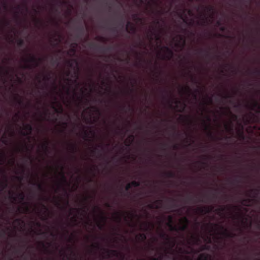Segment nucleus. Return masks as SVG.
<instances>
[{"mask_svg":"<svg viewBox=\"0 0 260 260\" xmlns=\"http://www.w3.org/2000/svg\"><path fill=\"white\" fill-rule=\"evenodd\" d=\"M96 40L103 42L107 41V39L106 38L100 36L96 37Z\"/></svg>","mask_w":260,"mask_h":260,"instance_id":"41","label":"nucleus"},{"mask_svg":"<svg viewBox=\"0 0 260 260\" xmlns=\"http://www.w3.org/2000/svg\"><path fill=\"white\" fill-rule=\"evenodd\" d=\"M205 197L208 201H211L212 199H214L215 198V196L214 194H212L211 196H205Z\"/></svg>","mask_w":260,"mask_h":260,"instance_id":"43","label":"nucleus"},{"mask_svg":"<svg viewBox=\"0 0 260 260\" xmlns=\"http://www.w3.org/2000/svg\"><path fill=\"white\" fill-rule=\"evenodd\" d=\"M191 80L192 83L194 84H198V81L195 77H194L191 74H190Z\"/></svg>","mask_w":260,"mask_h":260,"instance_id":"44","label":"nucleus"},{"mask_svg":"<svg viewBox=\"0 0 260 260\" xmlns=\"http://www.w3.org/2000/svg\"><path fill=\"white\" fill-rule=\"evenodd\" d=\"M89 109V108H88ZM91 110H94L95 112H96L97 113H98L99 115L101 114V112L99 108H98L96 107L93 106L90 108V111H91Z\"/></svg>","mask_w":260,"mask_h":260,"instance_id":"39","label":"nucleus"},{"mask_svg":"<svg viewBox=\"0 0 260 260\" xmlns=\"http://www.w3.org/2000/svg\"><path fill=\"white\" fill-rule=\"evenodd\" d=\"M181 90L182 91H185V92H187L189 93H190L191 92V89L190 88V87L188 86H185V87H182L181 88Z\"/></svg>","mask_w":260,"mask_h":260,"instance_id":"38","label":"nucleus"},{"mask_svg":"<svg viewBox=\"0 0 260 260\" xmlns=\"http://www.w3.org/2000/svg\"><path fill=\"white\" fill-rule=\"evenodd\" d=\"M253 116L254 114L251 112H250L249 114L242 115L243 123L245 124L250 123L251 120V117Z\"/></svg>","mask_w":260,"mask_h":260,"instance_id":"13","label":"nucleus"},{"mask_svg":"<svg viewBox=\"0 0 260 260\" xmlns=\"http://www.w3.org/2000/svg\"><path fill=\"white\" fill-rule=\"evenodd\" d=\"M243 89H244V85L243 84H240L237 89V91L241 98H243L244 96V94L243 92Z\"/></svg>","mask_w":260,"mask_h":260,"instance_id":"25","label":"nucleus"},{"mask_svg":"<svg viewBox=\"0 0 260 260\" xmlns=\"http://www.w3.org/2000/svg\"><path fill=\"white\" fill-rule=\"evenodd\" d=\"M24 129L27 131V132H23V131L21 132V135L24 136H26L30 135L33 130V128H32L31 124H29V123L26 124L24 125Z\"/></svg>","mask_w":260,"mask_h":260,"instance_id":"10","label":"nucleus"},{"mask_svg":"<svg viewBox=\"0 0 260 260\" xmlns=\"http://www.w3.org/2000/svg\"><path fill=\"white\" fill-rule=\"evenodd\" d=\"M246 221H247V219L246 218H244L243 217H241V218H240V222H241V225L243 226L242 228L241 227H239L238 230L239 231V233L240 235H242L243 234V228H245L246 226Z\"/></svg>","mask_w":260,"mask_h":260,"instance_id":"18","label":"nucleus"},{"mask_svg":"<svg viewBox=\"0 0 260 260\" xmlns=\"http://www.w3.org/2000/svg\"><path fill=\"white\" fill-rule=\"evenodd\" d=\"M9 193L10 195V198L14 201H16L17 200V198H19L21 201H23L24 200L25 195L23 192L19 193L18 194L17 197L14 196V192L11 191H10Z\"/></svg>","mask_w":260,"mask_h":260,"instance_id":"11","label":"nucleus"},{"mask_svg":"<svg viewBox=\"0 0 260 260\" xmlns=\"http://www.w3.org/2000/svg\"><path fill=\"white\" fill-rule=\"evenodd\" d=\"M89 133L93 135H94V132L92 131H90L89 132H88L87 131H84V134L86 138H88L89 137Z\"/></svg>","mask_w":260,"mask_h":260,"instance_id":"36","label":"nucleus"},{"mask_svg":"<svg viewBox=\"0 0 260 260\" xmlns=\"http://www.w3.org/2000/svg\"><path fill=\"white\" fill-rule=\"evenodd\" d=\"M0 174H3L4 177V179H5V181L3 182H1L0 183L1 186L2 187V189H4V188H6L7 187V185H8V184H7V182H8L7 177V176L6 175V171H5V170H4V169H0Z\"/></svg>","mask_w":260,"mask_h":260,"instance_id":"17","label":"nucleus"},{"mask_svg":"<svg viewBox=\"0 0 260 260\" xmlns=\"http://www.w3.org/2000/svg\"><path fill=\"white\" fill-rule=\"evenodd\" d=\"M224 235L225 236V238L228 237V229L226 228L225 229L224 231Z\"/></svg>","mask_w":260,"mask_h":260,"instance_id":"62","label":"nucleus"},{"mask_svg":"<svg viewBox=\"0 0 260 260\" xmlns=\"http://www.w3.org/2000/svg\"><path fill=\"white\" fill-rule=\"evenodd\" d=\"M182 220L184 224L182 226H179V228H177V231L176 232H178V231L183 232L187 229V224L189 222L188 219L187 217H184L183 218Z\"/></svg>","mask_w":260,"mask_h":260,"instance_id":"15","label":"nucleus"},{"mask_svg":"<svg viewBox=\"0 0 260 260\" xmlns=\"http://www.w3.org/2000/svg\"><path fill=\"white\" fill-rule=\"evenodd\" d=\"M213 206H205L204 207H198L197 209V211L200 213L201 214H206V213H209L212 211L213 210Z\"/></svg>","mask_w":260,"mask_h":260,"instance_id":"7","label":"nucleus"},{"mask_svg":"<svg viewBox=\"0 0 260 260\" xmlns=\"http://www.w3.org/2000/svg\"><path fill=\"white\" fill-rule=\"evenodd\" d=\"M224 129L225 131H228V122L227 121H225V123H224Z\"/></svg>","mask_w":260,"mask_h":260,"instance_id":"63","label":"nucleus"},{"mask_svg":"<svg viewBox=\"0 0 260 260\" xmlns=\"http://www.w3.org/2000/svg\"><path fill=\"white\" fill-rule=\"evenodd\" d=\"M191 239L192 240V241L193 242L194 244H197L199 242H200V239L199 237H197L196 236H191Z\"/></svg>","mask_w":260,"mask_h":260,"instance_id":"34","label":"nucleus"},{"mask_svg":"<svg viewBox=\"0 0 260 260\" xmlns=\"http://www.w3.org/2000/svg\"><path fill=\"white\" fill-rule=\"evenodd\" d=\"M42 208L45 210V212H48V209L47 207L44 204H42Z\"/></svg>","mask_w":260,"mask_h":260,"instance_id":"60","label":"nucleus"},{"mask_svg":"<svg viewBox=\"0 0 260 260\" xmlns=\"http://www.w3.org/2000/svg\"><path fill=\"white\" fill-rule=\"evenodd\" d=\"M253 74L256 75L257 76L260 75V70L259 69H255L253 72L252 73Z\"/></svg>","mask_w":260,"mask_h":260,"instance_id":"48","label":"nucleus"},{"mask_svg":"<svg viewBox=\"0 0 260 260\" xmlns=\"http://www.w3.org/2000/svg\"><path fill=\"white\" fill-rule=\"evenodd\" d=\"M168 222L167 223V225L169 228L170 230L172 231H177V227L173 225V217L169 215L168 217Z\"/></svg>","mask_w":260,"mask_h":260,"instance_id":"14","label":"nucleus"},{"mask_svg":"<svg viewBox=\"0 0 260 260\" xmlns=\"http://www.w3.org/2000/svg\"><path fill=\"white\" fill-rule=\"evenodd\" d=\"M251 0H238L237 2V5L241 11L244 10V7H247Z\"/></svg>","mask_w":260,"mask_h":260,"instance_id":"8","label":"nucleus"},{"mask_svg":"<svg viewBox=\"0 0 260 260\" xmlns=\"http://www.w3.org/2000/svg\"><path fill=\"white\" fill-rule=\"evenodd\" d=\"M41 147H42V148L43 149V150L45 152H48V151H49L48 141H46L42 145Z\"/></svg>","mask_w":260,"mask_h":260,"instance_id":"28","label":"nucleus"},{"mask_svg":"<svg viewBox=\"0 0 260 260\" xmlns=\"http://www.w3.org/2000/svg\"><path fill=\"white\" fill-rule=\"evenodd\" d=\"M132 185H131V183H128L125 186V189L126 191H128V190H129L132 188Z\"/></svg>","mask_w":260,"mask_h":260,"instance_id":"50","label":"nucleus"},{"mask_svg":"<svg viewBox=\"0 0 260 260\" xmlns=\"http://www.w3.org/2000/svg\"><path fill=\"white\" fill-rule=\"evenodd\" d=\"M164 48L166 52V54L163 56V59L170 60L173 55V51L167 46H164Z\"/></svg>","mask_w":260,"mask_h":260,"instance_id":"9","label":"nucleus"},{"mask_svg":"<svg viewBox=\"0 0 260 260\" xmlns=\"http://www.w3.org/2000/svg\"><path fill=\"white\" fill-rule=\"evenodd\" d=\"M179 38H180V40L181 41H182L183 42V44H184L185 43V40H184V38L183 36H179Z\"/></svg>","mask_w":260,"mask_h":260,"instance_id":"64","label":"nucleus"},{"mask_svg":"<svg viewBox=\"0 0 260 260\" xmlns=\"http://www.w3.org/2000/svg\"><path fill=\"white\" fill-rule=\"evenodd\" d=\"M211 258V255L203 253L199 255L198 257V260H210Z\"/></svg>","mask_w":260,"mask_h":260,"instance_id":"21","label":"nucleus"},{"mask_svg":"<svg viewBox=\"0 0 260 260\" xmlns=\"http://www.w3.org/2000/svg\"><path fill=\"white\" fill-rule=\"evenodd\" d=\"M72 48L70 49V51L72 53H75L76 52V49H75V47H76L77 46V44L76 43H74V44H73L72 45Z\"/></svg>","mask_w":260,"mask_h":260,"instance_id":"46","label":"nucleus"},{"mask_svg":"<svg viewBox=\"0 0 260 260\" xmlns=\"http://www.w3.org/2000/svg\"><path fill=\"white\" fill-rule=\"evenodd\" d=\"M14 100L20 105H23V104L22 99L20 98L18 94H17L14 98Z\"/></svg>","mask_w":260,"mask_h":260,"instance_id":"30","label":"nucleus"},{"mask_svg":"<svg viewBox=\"0 0 260 260\" xmlns=\"http://www.w3.org/2000/svg\"><path fill=\"white\" fill-rule=\"evenodd\" d=\"M92 247L94 248H95L97 250L101 249V246L99 243H95L94 244H92Z\"/></svg>","mask_w":260,"mask_h":260,"instance_id":"35","label":"nucleus"},{"mask_svg":"<svg viewBox=\"0 0 260 260\" xmlns=\"http://www.w3.org/2000/svg\"><path fill=\"white\" fill-rule=\"evenodd\" d=\"M50 74H49L48 75L45 76L44 77L43 79L45 81H47V80H48L50 79Z\"/></svg>","mask_w":260,"mask_h":260,"instance_id":"54","label":"nucleus"},{"mask_svg":"<svg viewBox=\"0 0 260 260\" xmlns=\"http://www.w3.org/2000/svg\"><path fill=\"white\" fill-rule=\"evenodd\" d=\"M210 228V232H213L217 231L219 228V225L218 224L214 223H209L207 224Z\"/></svg>","mask_w":260,"mask_h":260,"instance_id":"24","label":"nucleus"},{"mask_svg":"<svg viewBox=\"0 0 260 260\" xmlns=\"http://www.w3.org/2000/svg\"><path fill=\"white\" fill-rule=\"evenodd\" d=\"M198 53L200 54H203V56L207 58L210 57V49L203 50V49H199L198 50Z\"/></svg>","mask_w":260,"mask_h":260,"instance_id":"19","label":"nucleus"},{"mask_svg":"<svg viewBox=\"0 0 260 260\" xmlns=\"http://www.w3.org/2000/svg\"><path fill=\"white\" fill-rule=\"evenodd\" d=\"M164 174L168 178H174L175 177V173L172 171L165 172Z\"/></svg>","mask_w":260,"mask_h":260,"instance_id":"31","label":"nucleus"},{"mask_svg":"<svg viewBox=\"0 0 260 260\" xmlns=\"http://www.w3.org/2000/svg\"><path fill=\"white\" fill-rule=\"evenodd\" d=\"M239 136L241 140H244L245 138L244 135L242 131L239 132Z\"/></svg>","mask_w":260,"mask_h":260,"instance_id":"49","label":"nucleus"},{"mask_svg":"<svg viewBox=\"0 0 260 260\" xmlns=\"http://www.w3.org/2000/svg\"><path fill=\"white\" fill-rule=\"evenodd\" d=\"M204 8V10L208 13L213 12L214 11V7L211 5L205 6Z\"/></svg>","mask_w":260,"mask_h":260,"instance_id":"27","label":"nucleus"},{"mask_svg":"<svg viewBox=\"0 0 260 260\" xmlns=\"http://www.w3.org/2000/svg\"><path fill=\"white\" fill-rule=\"evenodd\" d=\"M126 30L129 34H135L136 31V28L135 25L129 21L127 22Z\"/></svg>","mask_w":260,"mask_h":260,"instance_id":"12","label":"nucleus"},{"mask_svg":"<svg viewBox=\"0 0 260 260\" xmlns=\"http://www.w3.org/2000/svg\"><path fill=\"white\" fill-rule=\"evenodd\" d=\"M103 250L107 253V257H110L111 255H112L116 257L119 256L121 259H124V255L116 250H109L107 249H103Z\"/></svg>","mask_w":260,"mask_h":260,"instance_id":"6","label":"nucleus"},{"mask_svg":"<svg viewBox=\"0 0 260 260\" xmlns=\"http://www.w3.org/2000/svg\"><path fill=\"white\" fill-rule=\"evenodd\" d=\"M160 237L161 238L165 239L167 241L168 243H170V244L171 243V245H172L171 247H172V248L174 246V245L175 244V241H171V239H170V238L169 237V236L168 235H167L166 234H165L164 232H162V233H161L160 234Z\"/></svg>","mask_w":260,"mask_h":260,"instance_id":"16","label":"nucleus"},{"mask_svg":"<svg viewBox=\"0 0 260 260\" xmlns=\"http://www.w3.org/2000/svg\"><path fill=\"white\" fill-rule=\"evenodd\" d=\"M246 176L244 175H239L236 176V182L237 183V186L240 189L239 190V193L240 194H243V192L241 190V189L243 188V183L244 182L245 178H246Z\"/></svg>","mask_w":260,"mask_h":260,"instance_id":"5","label":"nucleus"},{"mask_svg":"<svg viewBox=\"0 0 260 260\" xmlns=\"http://www.w3.org/2000/svg\"><path fill=\"white\" fill-rule=\"evenodd\" d=\"M131 184L132 185V186L134 187H138L140 185V183L139 181H133L131 182Z\"/></svg>","mask_w":260,"mask_h":260,"instance_id":"37","label":"nucleus"},{"mask_svg":"<svg viewBox=\"0 0 260 260\" xmlns=\"http://www.w3.org/2000/svg\"><path fill=\"white\" fill-rule=\"evenodd\" d=\"M3 6H4V8H5V10H7L8 6H7V4L6 3V0H5V1H4L3 2Z\"/></svg>","mask_w":260,"mask_h":260,"instance_id":"55","label":"nucleus"},{"mask_svg":"<svg viewBox=\"0 0 260 260\" xmlns=\"http://www.w3.org/2000/svg\"><path fill=\"white\" fill-rule=\"evenodd\" d=\"M77 150H78V148L75 144H71L70 147V150L71 151V152L72 153L74 154L75 153H76L77 152Z\"/></svg>","mask_w":260,"mask_h":260,"instance_id":"29","label":"nucleus"},{"mask_svg":"<svg viewBox=\"0 0 260 260\" xmlns=\"http://www.w3.org/2000/svg\"><path fill=\"white\" fill-rule=\"evenodd\" d=\"M97 225H98V228H99L100 230H102L103 229V225L101 224V222H98Z\"/></svg>","mask_w":260,"mask_h":260,"instance_id":"57","label":"nucleus"},{"mask_svg":"<svg viewBox=\"0 0 260 260\" xmlns=\"http://www.w3.org/2000/svg\"><path fill=\"white\" fill-rule=\"evenodd\" d=\"M2 141L5 144H7V141L6 140V138L5 136L3 137V139H2Z\"/></svg>","mask_w":260,"mask_h":260,"instance_id":"56","label":"nucleus"},{"mask_svg":"<svg viewBox=\"0 0 260 260\" xmlns=\"http://www.w3.org/2000/svg\"><path fill=\"white\" fill-rule=\"evenodd\" d=\"M33 184L36 185L39 190L41 191H43L44 190V187L41 183L35 182Z\"/></svg>","mask_w":260,"mask_h":260,"instance_id":"32","label":"nucleus"},{"mask_svg":"<svg viewBox=\"0 0 260 260\" xmlns=\"http://www.w3.org/2000/svg\"><path fill=\"white\" fill-rule=\"evenodd\" d=\"M203 158L204 159V160H206L209 158V156L207 155H203Z\"/></svg>","mask_w":260,"mask_h":260,"instance_id":"59","label":"nucleus"},{"mask_svg":"<svg viewBox=\"0 0 260 260\" xmlns=\"http://www.w3.org/2000/svg\"><path fill=\"white\" fill-rule=\"evenodd\" d=\"M79 30H80V31L82 33V34H83L84 31V27L83 26H82L81 27H80L79 28Z\"/></svg>","mask_w":260,"mask_h":260,"instance_id":"61","label":"nucleus"},{"mask_svg":"<svg viewBox=\"0 0 260 260\" xmlns=\"http://www.w3.org/2000/svg\"><path fill=\"white\" fill-rule=\"evenodd\" d=\"M137 239L141 241H144L146 240L147 237L145 234L140 233L137 236Z\"/></svg>","mask_w":260,"mask_h":260,"instance_id":"26","label":"nucleus"},{"mask_svg":"<svg viewBox=\"0 0 260 260\" xmlns=\"http://www.w3.org/2000/svg\"><path fill=\"white\" fill-rule=\"evenodd\" d=\"M73 62L76 64V65L78 66V62L76 59H72L71 60H69L68 61V64L70 67H72L73 66Z\"/></svg>","mask_w":260,"mask_h":260,"instance_id":"33","label":"nucleus"},{"mask_svg":"<svg viewBox=\"0 0 260 260\" xmlns=\"http://www.w3.org/2000/svg\"><path fill=\"white\" fill-rule=\"evenodd\" d=\"M244 160L242 156L240 155L238 157V164L241 170H242L244 168Z\"/></svg>","mask_w":260,"mask_h":260,"instance_id":"22","label":"nucleus"},{"mask_svg":"<svg viewBox=\"0 0 260 260\" xmlns=\"http://www.w3.org/2000/svg\"><path fill=\"white\" fill-rule=\"evenodd\" d=\"M68 249H69L70 251H71V253L73 254V256H76V253L73 251V250H72V248L71 246H69L68 247Z\"/></svg>","mask_w":260,"mask_h":260,"instance_id":"53","label":"nucleus"},{"mask_svg":"<svg viewBox=\"0 0 260 260\" xmlns=\"http://www.w3.org/2000/svg\"><path fill=\"white\" fill-rule=\"evenodd\" d=\"M29 57L25 59L24 61L27 63H31L32 64H26L23 66V69H31L33 68L39 66L40 62H42L43 59L41 58H37L34 55L29 53Z\"/></svg>","mask_w":260,"mask_h":260,"instance_id":"3","label":"nucleus"},{"mask_svg":"<svg viewBox=\"0 0 260 260\" xmlns=\"http://www.w3.org/2000/svg\"><path fill=\"white\" fill-rule=\"evenodd\" d=\"M260 189L259 188L256 189H250L246 193V196L248 197L247 198H242L241 200V204L245 206H249L250 204L252 201V200L250 199L251 197L256 198L257 196Z\"/></svg>","mask_w":260,"mask_h":260,"instance_id":"4","label":"nucleus"},{"mask_svg":"<svg viewBox=\"0 0 260 260\" xmlns=\"http://www.w3.org/2000/svg\"><path fill=\"white\" fill-rule=\"evenodd\" d=\"M230 10H229V148H230V139H231V134L232 132V121H231V115L232 112L230 107V104H231V85H230V70H231V63L230 61V56L231 55L230 52V42L231 37L230 36ZM230 151L229 150V213H231V206L230 204V185L231 183L230 177Z\"/></svg>","mask_w":260,"mask_h":260,"instance_id":"1","label":"nucleus"},{"mask_svg":"<svg viewBox=\"0 0 260 260\" xmlns=\"http://www.w3.org/2000/svg\"><path fill=\"white\" fill-rule=\"evenodd\" d=\"M24 44V41L23 39H20L17 41V45L19 47H22Z\"/></svg>","mask_w":260,"mask_h":260,"instance_id":"40","label":"nucleus"},{"mask_svg":"<svg viewBox=\"0 0 260 260\" xmlns=\"http://www.w3.org/2000/svg\"><path fill=\"white\" fill-rule=\"evenodd\" d=\"M23 7L26 10V11H28V8L27 6V2L26 0H25V2H24L23 4Z\"/></svg>","mask_w":260,"mask_h":260,"instance_id":"52","label":"nucleus"},{"mask_svg":"<svg viewBox=\"0 0 260 260\" xmlns=\"http://www.w3.org/2000/svg\"><path fill=\"white\" fill-rule=\"evenodd\" d=\"M210 249V246L209 245H207V244H205V245H202L200 248H199V250H197V251H196L194 252L195 253H198L201 251H204V250H209V249Z\"/></svg>","mask_w":260,"mask_h":260,"instance_id":"23","label":"nucleus"},{"mask_svg":"<svg viewBox=\"0 0 260 260\" xmlns=\"http://www.w3.org/2000/svg\"><path fill=\"white\" fill-rule=\"evenodd\" d=\"M163 202V201L162 200H156L155 201V203L156 204H157L156 205L154 206V205L153 204H149L148 205V207L149 208V209H159V206H158V205H161L162 203Z\"/></svg>","mask_w":260,"mask_h":260,"instance_id":"20","label":"nucleus"},{"mask_svg":"<svg viewBox=\"0 0 260 260\" xmlns=\"http://www.w3.org/2000/svg\"><path fill=\"white\" fill-rule=\"evenodd\" d=\"M40 244H41V245L42 246V247L43 248H44L45 250L46 251V252H48L49 250H48V247L46 246L45 243L43 242H41L40 243Z\"/></svg>","mask_w":260,"mask_h":260,"instance_id":"47","label":"nucleus"},{"mask_svg":"<svg viewBox=\"0 0 260 260\" xmlns=\"http://www.w3.org/2000/svg\"><path fill=\"white\" fill-rule=\"evenodd\" d=\"M1 155L2 157V162L0 163V165L2 164L4 162V161H5L6 160V155L5 154V153L4 152H2L1 153Z\"/></svg>","mask_w":260,"mask_h":260,"instance_id":"45","label":"nucleus"},{"mask_svg":"<svg viewBox=\"0 0 260 260\" xmlns=\"http://www.w3.org/2000/svg\"><path fill=\"white\" fill-rule=\"evenodd\" d=\"M236 107L241 112L243 109H247L252 111H255V109H257L256 112L257 113L260 112V105L255 100L251 103L246 100H239L237 102Z\"/></svg>","mask_w":260,"mask_h":260,"instance_id":"2","label":"nucleus"},{"mask_svg":"<svg viewBox=\"0 0 260 260\" xmlns=\"http://www.w3.org/2000/svg\"><path fill=\"white\" fill-rule=\"evenodd\" d=\"M75 210H76L78 212H79L80 211H82V212H86V211L85 210V208H81V209H75Z\"/></svg>","mask_w":260,"mask_h":260,"instance_id":"58","label":"nucleus"},{"mask_svg":"<svg viewBox=\"0 0 260 260\" xmlns=\"http://www.w3.org/2000/svg\"><path fill=\"white\" fill-rule=\"evenodd\" d=\"M61 176V180L64 183H67V179L64 176V173L62 171L60 173Z\"/></svg>","mask_w":260,"mask_h":260,"instance_id":"42","label":"nucleus"},{"mask_svg":"<svg viewBox=\"0 0 260 260\" xmlns=\"http://www.w3.org/2000/svg\"><path fill=\"white\" fill-rule=\"evenodd\" d=\"M179 17L181 19H182L183 21V22L185 23H187V20L186 18H184L182 14H180L179 15Z\"/></svg>","mask_w":260,"mask_h":260,"instance_id":"51","label":"nucleus"}]
</instances>
